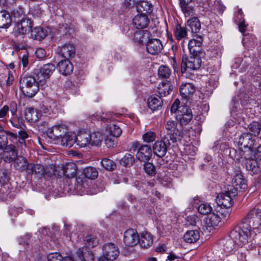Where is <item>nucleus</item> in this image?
Returning a JSON list of instances; mask_svg holds the SVG:
<instances>
[{
	"label": "nucleus",
	"instance_id": "63",
	"mask_svg": "<svg viewBox=\"0 0 261 261\" xmlns=\"http://www.w3.org/2000/svg\"><path fill=\"white\" fill-rule=\"evenodd\" d=\"M222 261H238L237 254L229 253Z\"/></svg>",
	"mask_w": 261,
	"mask_h": 261
},
{
	"label": "nucleus",
	"instance_id": "42",
	"mask_svg": "<svg viewBox=\"0 0 261 261\" xmlns=\"http://www.w3.org/2000/svg\"><path fill=\"white\" fill-rule=\"evenodd\" d=\"M184 219H180L181 223L185 227H188L189 226H195L197 222L198 221V217L195 215H189L187 217L184 218L182 216Z\"/></svg>",
	"mask_w": 261,
	"mask_h": 261
},
{
	"label": "nucleus",
	"instance_id": "51",
	"mask_svg": "<svg viewBox=\"0 0 261 261\" xmlns=\"http://www.w3.org/2000/svg\"><path fill=\"white\" fill-rule=\"evenodd\" d=\"M102 137L99 133H95L91 136V145L92 146H98L100 145Z\"/></svg>",
	"mask_w": 261,
	"mask_h": 261
},
{
	"label": "nucleus",
	"instance_id": "34",
	"mask_svg": "<svg viewBox=\"0 0 261 261\" xmlns=\"http://www.w3.org/2000/svg\"><path fill=\"white\" fill-rule=\"evenodd\" d=\"M11 22V16L7 11L0 12V28H7L10 25Z\"/></svg>",
	"mask_w": 261,
	"mask_h": 261
},
{
	"label": "nucleus",
	"instance_id": "22",
	"mask_svg": "<svg viewBox=\"0 0 261 261\" xmlns=\"http://www.w3.org/2000/svg\"><path fill=\"white\" fill-rule=\"evenodd\" d=\"M180 7L186 17L194 15L195 10L192 0H180Z\"/></svg>",
	"mask_w": 261,
	"mask_h": 261
},
{
	"label": "nucleus",
	"instance_id": "57",
	"mask_svg": "<svg viewBox=\"0 0 261 261\" xmlns=\"http://www.w3.org/2000/svg\"><path fill=\"white\" fill-rule=\"evenodd\" d=\"M218 215L221 218V220L223 222L224 221H226L229 217L230 213L228 211V209L225 208L222 209L221 211L217 212Z\"/></svg>",
	"mask_w": 261,
	"mask_h": 261
},
{
	"label": "nucleus",
	"instance_id": "61",
	"mask_svg": "<svg viewBox=\"0 0 261 261\" xmlns=\"http://www.w3.org/2000/svg\"><path fill=\"white\" fill-rule=\"evenodd\" d=\"M11 16H13L14 18H21L23 15V12L22 10L21 9H14L12 12L11 14L10 15Z\"/></svg>",
	"mask_w": 261,
	"mask_h": 261
},
{
	"label": "nucleus",
	"instance_id": "12",
	"mask_svg": "<svg viewBox=\"0 0 261 261\" xmlns=\"http://www.w3.org/2000/svg\"><path fill=\"white\" fill-rule=\"evenodd\" d=\"M179 120L177 118L175 120L171 118L167 122L166 128L168 132V135L170 136V141L172 143L177 141V138L179 136V130L177 125Z\"/></svg>",
	"mask_w": 261,
	"mask_h": 261
},
{
	"label": "nucleus",
	"instance_id": "28",
	"mask_svg": "<svg viewBox=\"0 0 261 261\" xmlns=\"http://www.w3.org/2000/svg\"><path fill=\"white\" fill-rule=\"evenodd\" d=\"M2 157L6 162H11L15 159L17 156V152L15 148H2Z\"/></svg>",
	"mask_w": 261,
	"mask_h": 261
},
{
	"label": "nucleus",
	"instance_id": "38",
	"mask_svg": "<svg viewBox=\"0 0 261 261\" xmlns=\"http://www.w3.org/2000/svg\"><path fill=\"white\" fill-rule=\"evenodd\" d=\"M171 90V84L169 82H162L158 87V92L160 97L168 95Z\"/></svg>",
	"mask_w": 261,
	"mask_h": 261
},
{
	"label": "nucleus",
	"instance_id": "3",
	"mask_svg": "<svg viewBox=\"0 0 261 261\" xmlns=\"http://www.w3.org/2000/svg\"><path fill=\"white\" fill-rule=\"evenodd\" d=\"M252 231L250 227L241 221L233 226L229 232L230 238L239 246L242 247L247 244L251 238Z\"/></svg>",
	"mask_w": 261,
	"mask_h": 261
},
{
	"label": "nucleus",
	"instance_id": "45",
	"mask_svg": "<svg viewBox=\"0 0 261 261\" xmlns=\"http://www.w3.org/2000/svg\"><path fill=\"white\" fill-rule=\"evenodd\" d=\"M171 71L166 65H161L158 69V76L161 79H168L171 75Z\"/></svg>",
	"mask_w": 261,
	"mask_h": 261
},
{
	"label": "nucleus",
	"instance_id": "25",
	"mask_svg": "<svg viewBox=\"0 0 261 261\" xmlns=\"http://www.w3.org/2000/svg\"><path fill=\"white\" fill-rule=\"evenodd\" d=\"M184 241L191 244L196 242L200 238V232L198 230H189L186 231L183 236Z\"/></svg>",
	"mask_w": 261,
	"mask_h": 261
},
{
	"label": "nucleus",
	"instance_id": "64",
	"mask_svg": "<svg viewBox=\"0 0 261 261\" xmlns=\"http://www.w3.org/2000/svg\"><path fill=\"white\" fill-rule=\"evenodd\" d=\"M7 137L5 135L0 136V147H9Z\"/></svg>",
	"mask_w": 261,
	"mask_h": 261
},
{
	"label": "nucleus",
	"instance_id": "41",
	"mask_svg": "<svg viewBox=\"0 0 261 261\" xmlns=\"http://www.w3.org/2000/svg\"><path fill=\"white\" fill-rule=\"evenodd\" d=\"M84 243L86 247L88 248H93L98 245L99 240L98 238L94 235H89L85 237Z\"/></svg>",
	"mask_w": 261,
	"mask_h": 261
},
{
	"label": "nucleus",
	"instance_id": "27",
	"mask_svg": "<svg viewBox=\"0 0 261 261\" xmlns=\"http://www.w3.org/2000/svg\"><path fill=\"white\" fill-rule=\"evenodd\" d=\"M162 104L163 101L159 96L152 95L148 98V107L152 111L160 109L162 107Z\"/></svg>",
	"mask_w": 261,
	"mask_h": 261
},
{
	"label": "nucleus",
	"instance_id": "59",
	"mask_svg": "<svg viewBox=\"0 0 261 261\" xmlns=\"http://www.w3.org/2000/svg\"><path fill=\"white\" fill-rule=\"evenodd\" d=\"M35 55L37 58L42 59L45 58L46 53L44 49L42 48H38L36 50Z\"/></svg>",
	"mask_w": 261,
	"mask_h": 261
},
{
	"label": "nucleus",
	"instance_id": "24",
	"mask_svg": "<svg viewBox=\"0 0 261 261\" xmlns=\"http://www.w3.org/2000/svg\"><path fill=\"white\" fill-rule=\"evenodd\" d=\"M58 67L60 73L64 75L70 74L73 69V65L69 59L61 61L58 64Z\"/></svg>",
	"mask_w": 261,
	"mask_h": 261
},
{
	"label": "nucleus",
	"instance_id": "11",
	"mask_svg": "<svg viewBox=\"0 0 261 261\" xmlns=\"http://www.w3.org/2000/svg\"><path fill=\"white\" fill-rule=\"evenodd\" d=\"M58 53L66 59L73 58L76 53L75 47L74 44L66 43L58 48Z\"/></svg>",
	"mask_w": 261,
	"mask_h": 261
},
{
	"label": "nucleus",
	"instance_id": "4",
	"mask_svg": "<svg viewBox=\"0 0 261 261\" xmlns=\"http://www.w3.org/2000/svg\"><path fill=\"white\" fill-rule=\"evenodd\" d=\"M20 89L25 96L32 98L37 94L39 88L34 77L24 76L20 79Z\"/></svg>",
	"mask_w": 261,
	"mask_h": 261
},
{
	"label": "nucleus",
	"instance_id": "52",
	"mask_svg": "<svg viewBox=\"0 0 261 261\" xmlns=\"http://www.w3.org/2000/svg\"><path fill=\"white\" fill-rule=\"evenodd\" d=\"M134 163V158L130 154H125L120 161V163L125 166H131Z\"/></svg>",
	"mask_w": 261,
	"mask_h": 261
},
{
	"label": "nucleus",
	"instance_id": "35",
	"mask_svg": "<svg viewBox=\"0 0 261 261\" xmlns=\"http://www.w3.org/2000/svg\"><path fill=\"white\" fill-rule=\"evenodd\" d=\"M210 217L206 220V223L208 227L215 228L216 227L220 226L222 224L221 218L217 213H212Z\"/></svg>",
	"mask_w": 261,
	"mask_h": 261
},
{
	"label": "nucleus",
	"instance_id": "29",
	"mask_svg": "<svg viewBox=\"0 0 261 261\" xmlns=\"http://www.w3.org/2000/svg\"><path fill=\"white\" fill-rule=\"evenodd\" d=\"M202 42V38L200 36H196L194 38L190 40L188 43L189 52L191 54L194 55L198 51L197 48L201 46Z\"/></svg>",
	"mask_w": 261,
	"mask_h": 261
},
{
	"label": "nucleus",
	"instance_id": "40",
	"mask_svg": "<svg viewBox=\"0 0 261 261\" xmlns=\"http://www.w3.org/2000/svg\"><path fill=\"white\" fill-rule=\"evenodd\" d=\"M187 25L189 27L191 32L193 33H197L200 29V23L196 17H192L188 19Z\"/></svg>",
	"mask_w": 261,
	"mask_h": 261
},
{
	"label": "nucleus",
	"instance_id": "8",
	"mask_svg": "<svg viewBox=\"0 0 261 261\" xmlns=\"http://www.w3.org/2000/svg\"><path fill=\"white\" fill-rule=\"evenodd\" d=\"M200 67V60L199 58H194L192 56L189 58L182 57V63L180 66V71L182 76H184L186 72L191 74V71L197 69Z\"/></svg>",
	"mask_w": 261,
	"mask_h": 261
},
{
	"label": "nucleus",
	"instance_id": "14",
	"mask_svg": "<svg viewBox=\"0 0 261 261\" xmlns=\"http://www.w3.org/2000/svg\"><path fill=\"white\" fill-rule=\"evenodd\" d=\"M139 236L135 229H129L124 233L123 241L127 246H134L139 243Z\"/></svg>",
	"mask_w": 261,
	"mask_h": 261
},
{
	"label": "nucleus",
	"instance_id": "18",
	"mask_svg": "<svg viewBox=\"0 0 261 261\" xmlns=\"http://www.w3.org/2000/svg\"><path fill=\"white\" fill-rule=\"evenodd\" d=\"M9 175L7 170L2 169L0 170V198L4 199L8 191Z\"/></svg>",
	"mask_w": 261,
	"mask_h": 261
},
{
	"label": "nucleus",
	"instance_id": "36",
	"mask_svg": "<svg viewBox=\"0 0 261 261\" xmlns=\"http://www.w3.org/2000/svg\"><path fill=\"white\" fill-rule=\"evenodd\" d=\"M47 261H74V258L71 256L63 257L58 252H54L48 254L46 256Z\"/></svg>",
	"mask_w": 261,
	"mask_h": 261
},
{
	"label": "nucleus",
	"instance_id": "43",
	"mask_svg": "<svg viewBox=\"0 0 261 261\" xmlns=\"http://www.w3.org/2000/svg\"><path fill=\"white\" fill-rule=\"evenodd\" d=\"M197 209L198 213L202 215L211 214L213 211L211 205L206 202H203L199 204Z\"/></svg>",
	"mask_w": 261,
	"mask_h": 261
},
{
	"label": "nucleus",
	"instance_id": "55",
	"mask_svg": "<svg viewBox=\"0 0 261 261\" xmlns=\"http://www.w3.org/2000/svg\"><path fill=\"white\" fill-rule=\"evenodd\" d=\"M156 137L155 134L151 131L145 133L142 136V139L143 141L146 143H150L154 141Z\"/></svg>",
	"mask_w": 261,
	"mask_h": 261
},
{
	"label": "nucleus",
	"instance_id": "26",
	"mask_svg": "<svg viewBox=\"0 0 261 261\" xmlns=\"http://www.w3.org/2000/svg\"><path fill=\"white\" fill-rule=\"evenodd\" d=\"M77 255L82 261H94L92 252L85 247L80 248L77 251Z\"/></svg>",
	"mask_w": 261,
	"mask_h": 261
},
{
	"label": "nucleus",
	"instance_id": "48",
	"mask_svg": "<svg viewBox=\"0 0 261 261\" xmlns=\"http://www.w3.org/2000/svg\"><path fill=\"white\" fill-rule=\"evenodd\" d=\"M243 138H242L243 142V147H252L255 144V140L251 136L252 135L249 134H244Z\"/></svg>",
	"mask_w": 261,
	"mask_h": 261
},
{
	"label": "nucleus",
	"instance_id": "46",
	"mask_svg": "<svg viewBox=\"0 0 261 261\" xmlns=\"http://www.w3.org/2000/svg\"><path fill=\"white\" fill-rule=\"evenodd\" d=\"M83 173L85 176L89 179H93L98 176V172L95 168L88 167L84 169Z\"/></svg>",
	"mask_w": 261,
	"mask_h": 261
},
{
	"label": "nucleus",
	"instance_id": "32",
	"mask_svg": "<svg viewBox=\"0 0 261 261\" xmlns=\"http://www.w3.org/2000/svg\"><path fill=\"white\" fill-rule=\"evenodd\" d=\"M31 36L33 39L40 41L47 36V31L41 27H35L31 30Z\"/></svg>",
	"mask_w": 261,
	"mask_h": 261
},
{
	"label": "nucleus",
	"instance_id": "54",
	"mask_svg": "<svg viewBox=\"0 0 261 261\" xmlns=\"http://www.w3.org/2000/svg\"><path fill=\"white\" fill-rule=\"evenodd\" d=\"M144 169L146 173L148 175L153 176L156 173L155 166L151 163H145L144 164Z\"/></svg>",
	"mask_w": 261,
	"mask_h": 261
},
{
	"label": "nucleus",
	"instance_id": "47",
	"mask_svg": "<svg viewBox=\"0 0 261 261\" xmlns=\"http://www.w3.org/2000/svg\"><path fill=\"white\" fill-rule=\"evenodd\" d=\"M248 129L250 132V135L256 136L260 133L261 125L258 122H253L248 125Z\"/></svg>",
	"mask_w": 261,
	"mask_h": 261
},
{
	"label": "nucleus",
	"instance_id": "39",
	"mask_svg": "<svg viewBox=\"0 0 261 261\" xmlns=\"http://www.w3.org/2000/svg\"><path fill=\"white\" fill-rule=\"evenodd\" d=\"M56 67L53 64H44L40 69V72L44 79H48L55 70Z\"/></svg>",
	"mask_w": 261,
	"mask_h": 261
},
{
	"label": "nucleus",
	"instance_id": "44",
	"mask_svg": "<svg viewBox=\"0 0 261 261\" xmlns=\"http://www.w3.org/2000/svg\"><path fill=\"white\" fill-rule=\"evenodd\" d=\"M16 168L21 171L26 170L28 172V166L30 164H28L27 159L22 156L17 158L15 161Z\"/></svg>",
	"mask_w": 261,
	"mask_h": 261
},
{
	"label": "nucleus",
	"instance_id": "50",
	"mask_svg": "<svg viewBox=\"0 0 261 261\" xmlns=\"http://www.w3.org/2000/svg\"><path fill=\"white\" fill-rule=\"evenodd\" d=\"M223 250L227 253H231L235 248V243L231 240H225L223 242Z\"/></svg>",
	"mask_w": 261,
	"mask_h": 261
},
{
	"label": "nucleus",
	"instance_id": "19",
	"mask_svg": "<svg viewBox=\"0 0 261 261\" xmlns=\"http://www.w3.org/2000/svg\"><path fill=\"white\" fill-rule=\"evenodd\" d=\"M91 136L88 132L81 130L75 135V143L80 147H86L91 144Z\"/></svg>",
	"mask_w": 261,
	"mask_h": 261
},
{
	"label": "nucleus",
	"instance_id": "53",
	"mask_svg": "<svg viewBox=\"0 0 261 261\" xmlns=\"http://www.w3.org/2000/svg\"><path fill=\"white\" fill-rule=\"evenodd\" d=\"M101 165L107 170L111 171L116 168L115 163L108 159H104L101 161Z\"/></svg>",
	"mask_w": 261,
	"mask_h": 261
},
{
	"label": "nucleus",
	"instance_id": "1",
	"mask_svg": "<svg viewBox=\"0 0 261 261\" xmlns=\"http://www.w3.org/2000/svg\"><path fill=\"white\" fill-rule=\"evenodd\" d=\"M261 151V148H225L223 151L229 152L232 159L245 160L244 164L248 173L253 175L261 173V166L256 160L250 158L254 151Z\"/></svg>",
	"mask_w": 261,
	"mask_h": 261
},
{
	"label": "nucleus",
	"instance_id": "15",
	"mask_svg": "<svg viewBox=\"0 0 261 261\" xmlns=\"http://www.w3.org/2000/svg\"><path fill=\"white\" fill-rule=\"evenodd\" d=\"M48 109L47 107L41 109L39 111L35 109L28 108L25 112V117L27 121L31 122H36L39 120L41 116V113H47Z\"/></svg>",
	"mask_w": 261,
	"mask_h": 261
},
{
	"label": "nucleus",
	"instance_id": "56",
	"mask_svg": "<svg viewBox=\"0 0 261 261\" xmlns=\"http://www.w3.org/2000/svg\"><path fill=\"white\" fill-rule=\"evenodd\" d=\"M109 130L111 135L116 138L119 137L122 133V129L115 124L111 125Z\"/></svg>",
	"mask_w": 261,
	"mask_h": 261
},
{
	"label": "nucleus",
	"instance_id": "33",
	"mask_svg": "<svg viewBox=\"0 0 261 261\" xmlns=\"http://www.w3.org/2000/svg\"><path fill=\"white\" fill-rule=\"evenodd\" d=\"M150 37V33L146 30L137 31L134 34V40L140 44L147 43Z\"/></svg>",
	"mask_w": 261,
	"mask_h": 261
},
{
	"label": "nucleus",
	"instance_id": "62",
	"mask_svg": "<svg viewBox=\"0 0 261 261\" xmlns=\"http://www.w3.org/2000/svg\"><path fill=\"white\" fill-rule=\"evenodd\" d=\"M116 139L112 137H107L105 139V144L107 147H113L115 145Z\"/></svg>",
	"mask_w": 261,
	"mask_h": 261
},
{
	"label": "nucleus",
	"instance_id": "2",
	"mask_svg": "<svg viewBox=\"0 0 261 261\" xmlns=\"http://www.w3.org/2000/svg\"><path fill=\"white\" fill-rule=\"evenodd\" d=\"M49 138L54 139L56 144L66 147H72L75 143V134L68 131L65 124H58L49 128L47 132Z\"/></svg>",
	"mask_w": 261,
	"mask_h": 261
},
{
	"label": "nucleus",
	"instance_id": "10",
	"mask_svg": "<svg viewBox=\"0 0 261 261\" xmlns=\"http://www.w3.org/2000/svg\"><path fill=\"white\" fill-rule=\"evenodd\" d=\"M195 91V86L191 83H185L180 85V100L188 103Z\"/></svg>",
	"mask_w": 261,
	"mask_h": 261
},
{
	"label": "nucleus",
	"instance_id": "23",
	"mask_svg": "<svg viewBox=\"0 0 261 261\" xmlns=\"http://www.w3.org/2000/svg\"><path fill=\"white\" fill-rule=\"evenodd\" d=\"M193 118L192 110L188 106L180 107V125L189 123Z\"/></svg>",
	"mask_w": 261,
	"mask_h": 261
},
{
	"label": "nucleus",
	"instance_id": "60",
	"mask_svg": "<svg viewBox=\"0 0 261 261\" xmlns=\"http://www.w3.org/2000/svg\"><path fill=\"white\" fill-rule=\"evenodd\" d=\"M9 107L7 105L4 106L1 109H0V118L5 119L9 112Z\"/></svg>",
	"mask_w": 261,
	"mask_h": 261
},
{
	"label": "nucleus",
	"instance_id": "21",
	"mask_svg": "<svg viewBox=\"0 0 261 261\" xmlns=\"http://www.w3.org/2000/svg\"><path fill=\"white\" fill-rule=\"evenodd\" d=\"M139 243L141 247L145 248L150 247L153 243L152 235L146 231L141 232L139 236Z\"/></svg>",
	"mask_w": 261,
	"mask_h": 261
},
{
	"label": "nucleus",
	"instance_id": "30",
	"mask_svg": "<svg viewBox=\"0 0 261 261\" xmlns=\"http://www.w3.org/2000/svg\"><path fill=\"white\" fill-rule=\"evenodd\" d=\"M151 155V148H139L136 154V157L142 162L148 161Z\"/></svg>",
	"mask_w": 261,
	"mask_h": 261
},
{
	"label": "nucleus",
	"instance_id": "49",
	"mask_svg": "<svg viewBox=\"0 0 261 261\" xmlns=\"http://www.w3.org/2000/svg\"><path fill=\"white\" fill-rule=\"evenodd\" d=\"M179 100L177 98L171 107V116L175 119H177L179 114Z\"/></svg>",
	"mask_w": 261,
	"mask_h": 261
},
{
	"label": "nucleus",
	"instance_id": "31",
	"mask_svg": "<svg viewBox=\"0 0 261 261\" xmlns=\"http://www.w3.org/2000/svg\"><path fill=\"white\" fill-rule=\"evenodd\" d=\"M136 9L141 14H150L152 12L153 7L147 1H140L136 4Z\"/></svg>",
	"mask_w": 261,
	"mask_h": 261
},
{
	"label": "nucleus",
	"instance_id": "6",
	"mask_svg": "<svg viewBox=\"0 0 261 261\" xmlns=\"http://www.w3.org/2000/svg\"><path fill=\"white\" fill-rule=\"evenodd\" d=\"M28 172L34 175L36 177L40 178L42 176L47 178L54 175H58L56 173V166L51 165L45 168L39 164L31 163L28 166Z\"/></svg>",
	"mask_w": 261,
	"mask_h": 261
},
{
	"label": "nucleus",
	"instance_id": "13",
	"mask_svg": "<svg viewBox=\"0 0 261 261\" xmlns=\"http://www.w3.org/2000/svg\"><path fill=\"white\" fill-rule=\"evenodd\" d=\"M31 28V20L27 18H23L16 23L14 28V33L15 35H23L29 31Z\"/></svg>",
	"mask_w": 261,
	"mask_h": 261
},
{
	"label": "nucleus",
	"instance_id": "7",
	"mask_svg": "<svg viewBox=\"0 0 261 261\" xmlns=\"http://www.w3.org/2000/svg\"><path fill=\"white\" fill-rule=\"evenodd\" d=\"M242 221L250 227L251 231L261 228V209L254 207L250 210Z\"/></svg>",
	"mask_w": 261,
	"mask_h": 261
},
{
	"label": "nucleus",
	"instance_id": "37",
	"mask_svg": "<svg viewBox=\"0 0 261 261\" xmlns=\"http://www.w3.org/2000/svg\"><path fill=\"white\" fill-rule=\"evenodd\" d=\"M63 173L68 177H73L76 174L77 167L73 162L66 164L62 168Z\"/></svg>",
	"mask_w": 261,
	"mask_h": 261
},
{
	"label": "nucleus",
	"instance_id": "16",
	"mask_svg": "<svg viewBox=\"0 0 261 261\" xmlns=\"http://www.w3.org/2000/svg\"><path fill=\"white\" fill-rule=\"evenodd\" d=\"M146 47L147 51L153 55L159 54L163 48L161 41L159 39L150 38L146 43Z\"/></svg>",
	"mask_w": 261,
	"mask_h": 261
},
{
	"label": "nucleus",
	"instance_id": "5",
	"mask_svg": "<svg viewBox=\"0 0 261 261\" xmlns=\"http://www.w3.org/2000/svg\"><path fill=\"white\" fill-rule=\"evenodd\" d=\"M225 192L219 193L216 198L217 204L221 207L228 209L233 204V198L237 196L236 190L232 186L225 187Z\"/></svg>",
	"mask_w": 261,
	"mask_h": 261
},
{
	"label": "nucleus",
	"instance_id": "20",
	"mask_svg": "<svg viewBox=\"0 0 261 261\" xmlns=\"http://www.w3.org/2000/svg\"><path fill=\"white\" fill-rule=\"evenodd\" d=\"M150 20L146 14H141L135 16L133 20L134 25L138 29L146 28L148 26Z\"/></svg>",
	"mask_w": 261,
	"mask_h": 261
},
{
	"label": "nucleus",
	"instance_id": "9",
	"mask_svg": "<svg viewBox=\"0 0 261 261\" xmlns=\"http://www.w3.org/2000/svg\"><path fill=\"white\" fill-rule=\"evenodd\" d=\"M102 253L107 256L110 260H115L119 255V250L117 246L113 243L105 244L102 247Z\"/></svg>",
	"mask_w": 261,
	"mask_h": 261
},
{
	"label": "nucleus",
	"instance_id": "58",
	"mask_svg": "<svg viewBox=\"0 0 261 261\" xmlns=\"http://www.w3.org/2000/svg\"><path fill=\"white\" fill-rule=\"evenodd\" d=\"M154 153L158 156L162 158L164 156L167 151V148H153Z\"/></svg>",
	"mask_w": 261,
	"mask_h": 261
},
{
	"label": "nucleus",
	"instance_id": "17",
	"mask_svg": "<svg viewBox=\"0 0 261 261\" xmlns=\"http://www.w3.org/2000/svg\"><path fill=\"white\" fill-rule=\"evenodd\" d=\"M232 185H227V186H232L236 190L237 194L238 191L242 192L248 188L247 180L241 174H236L233 178Z\"/></svg>",
	"mask_w": 261,
	"mask_h": 261
}]
</instances>
